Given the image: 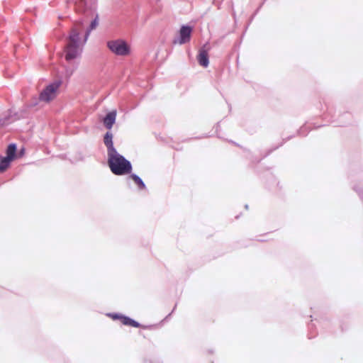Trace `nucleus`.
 Returning <instances> with one entry per match:
<instances>
[{
	"label": "nucleus",
	"instance_id": "nucleus-5",
	"mask_svg": "<svg viewBox=\"0 0 363 363\" xmlns=\"http://www.w3.org/2000/svg\"><path fill=\"white\" fill-rule=\"evenodd\" d=\"M192 29L189 26H182L179 30V37L174 43L182 45L189 41Z\"/></svg>",
	"mask_w": 363,
	"mask_h": 363
},
{
	"label": "nucleus",
	"instance_id": "nucleus-7",
	"mask_svg": "<svg viewBox=\"0 0 363 363\" xmlns=\"http://www.w3.org/2000/svg\"><path fill=\"white\" fill-rule=\"evenodd\" d=\"M110 316L113 320H116V319L120 320L121 323L125 325H128V326H131L133 328H139L140 326L138 322L135 321L134 320H133L127 316L118 315V314H112V315H110Z\"/></svg>",
	"mask_w": 363,
	"mask_h": 363
},
{
	"label": "nucleus",
	"instance_id": "nucleus-10",
	"mask_svg": "<svg viewBox=\"0 0 363 363\" xmlns=\"http://www.w3.org/2000/svg\"><path fill=\"white\" fill-rule=\"evenodd\" d=\"M197 59L200 65L204 67L208 65V56L206 50L201 49L198 55Z\"/></svg>",
	"mask_w": 363,
	"mask_h": 363
},
{
	"label": "nucleus",
	"instance_id": "nucleus-3",
	"mask_svg": "<svg viewBox=\"0 0 363 363\" xmlns=\"http://www.w3.org/2000/svg\"><path fill=\"white\" fill-rule=\"evenodd\" d=\"M81 30L73 28L69 35V43L66 48L65 58L67 60H72L78 57L82 52L79 43V35Z\"/></svg>",
	"mask_w": 363,
	"mask_h": 363
},
{
	"label": "nucleus",
	"instance_id": "nucleus-8",
	"mask_svg": "<svg viewBox=\"0 0 363 363\" xmlns=\"http://www.w3.org/2000/svg\"><path fill=\"white\" fill-rule=\"evenodd\" d=\"M116 115H117L116 111L113 110V111L108 112L106 114V116L104 117V118L103 119V123L107 128H108V129L111 128L113 125L115 123Z\"/></svg>",
	"mask_w": 363,
	"mask_h": 363
},
{
	"label": "nucleus",
	"instance_id": "nucleus-12",
	"mask_svg": "<svg viewBox=\"0 0 363 363\" xmlns=\"http://www.w3.org/2000/svg\"><path fill=\"white\" fill-rule=\"evenodd\" d=\"M11 163L9 160L0 156V173L4 172L10 167Z\"/></svg>",
	"mask_w": 363,
	"mask_h": 363
},
{
	"label": "nucleus",
	"instance_id": "nucleus-14",
	"mask_svg": "<svg viewBox=\"0 0 363 363\" xmlns=\"http://www.w3.org/2000/svg\"><path fill=\"white\" fill-rule=\"evenodd\" d=\"M112 138H104V143L108 148V155L111 152V150H116L113 146Z\"/></svg>",
	"mask_w": 363,
	"mask_h": 363
},
{
	"label": "nucleus",
	"instance_id": "nucleus-17",
	"mask_svg": "<svg viewBox=\"0 0 363 363\" xmlns=\"http://www.w3.org/2000/svg\"><path fill=\"white\" fill-rule=\"evenodd\" d=\"M105 136L108 137V133H106Z\"/></svg>",
	"mask_w": 363,
	"mask_h": 363
},
{
	"label": "nucleus",
	"instance_id": "nucleus-1",
	"mask_svg": "<svg viewBox=\"0 0 363 363\" xmlns=\"http://www.w3.org/2000/svg\"><path fill=\"white\" fill-rule=\"evenodd\" d=\"M108 155V164L111 171L115 175H124L130 174L132 171V165L116 150H111Z\"/></svg>",
	"mask_w": 363,
	"mask_h": 363
},
{
	"label": "nucleus",
	"instance_id": "nucleus-11",
	"mask_svg": "<svg viewBox=\"0 0 363 363\" xmlns=\"http://www.w3.org/2000/svg\"><path fill=\"white\" fill-rule=\"evenodd\" d=\"M97 0H78V6L85 9H92L95 7Z\"/></svg>",
	"mask_w": 363,
	"mask_h": 363
},
{
	"label": "nucleus",
	"instance_id": "nucleus-13",
	"mask_svg": "<svg viewBox=\"0 0 363 363\" xmlns=\"http://www.w3.org/2000/svg\"><path fill=\"white\" fill-rule=\"evenodd\" d=\"M130 178L133 180V182L135 183V184L138 186L140 189H145V185L144 182L142 181V179L135 174H131L130 176Z\"/></svg>",
	"mask_w": 363,
	"mask_h": 363
},
{
	"label": "nucleus",
	"instance_id": "nucleus-4",
	"mask_svg": "<svg viewBox=\"0 0 363 363\" xmlns=\"http://www.w3.org/2000/svg\"><path fill=\"white\" fill-rule=\"evenodd\" d=\"M62 80L57 79L48 84L40 92L39 101L49 104L54 101L60 94Z\"/></svg>",
	"mask_w": 363,
	"mask_h": 363
},
{
	"label": "nucleus",
	"instance_id": "nucleus-15",
	"mask_svg": "<svg viewBox=\"0 0 363 363\" xmlns=\"http://www.w3.org/2000/svg\"><path fill=\"white\" fill-rule=\"evenodd\" d=\"M98 25V21L95 19L94 21H93L90 25V29L91 30H94L96 28V27Z\"/></svg>",
	"mask_w": 363,
	"mask_h": 363
},
{
	"label": "nucleus",
	"instance_id": "nucleus-2",
	"mask_svg": "<svg viewBox=\"0 0 363 363\" xmlns=\"http://www.w3.org/2000/svg\"><path fill=\"white\" fill-rule=\"evenodd\" d=\"M106 47L112 54L118 57H128L132 53L131 45L123 38L109 40Z\"/></svg>",
	"mask_w": 363,
	"mask_h": 363
},
{
	"label": "nucleus",
	"instance_id": "nucleus-16",
	"mask_svg": "<svg viewBox=\"0 0 363 363\" xmlns=\"http://www.w3.org/2000/svg\"><path fill=\"white\" fill-rule=\"evenodd\" d=\"M87 36L85 37L84 42L86 40Z\"/></svg>",
	"mask_w": 363,
	"mask_h": 363
},
{
	"label": "nucleus",
	"instance_id": "nucleus-6",
	"mask_svg": "<svg viewBox=\"0 0 363 363\" xmlns=\"http://www.w3.org/2000/svg\"><path fill=\"white\" fill-rule=\"evenodd\" d=\"M17 113L13 109H10L0 116V128L11 121H13L18 118Z\"/></svg>",
	"mask_w": 363,
	"mask_h": 363
},
{
	"label": "nucleus",
	"instance_id": "nucleus-9",
	"mask_svg": "<svg viewBox=\"0 0 363 363\" xmlns=\"http://www.w3.org/2000/svg\"><path fill=\"white\" fill-rule=\"evenodd\" d=\"M16 150V145L14 143L9 144L6 150V156L4 157L9 160L11 162H13L17 157Z\"/></svg>",
	"mask_w": 363,
	"mask_h": 363
}]
</instances>
